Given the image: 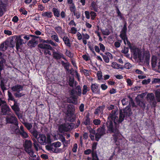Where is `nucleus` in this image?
I'll return each mask as SVG.
<instances>
[{
  "label": "nucleus",
  "instance_id": "1",
  "mask_svg": "<svg viewBox=\"0 0 160 160\" xmlns=\"http://www.w3.org/2000/svg\"><path fill=\"white\" fill-rule=\"evenodd\" d=\"M118 110H113L108 117L107 122V131L109 133H113L112 136L115 143H116L118 138L120 136V133L116 126L117 122L119 123Z\"/></svg>",
  "mask_w": 160,
  "mask_h": 160
},
{
  "label": "nucleus",
  "instance_id": "2",
  "mask_svg": "<svg viewBox=\"0 0 160 160\" xmlns=\"http://www.w3.org/2000/svg\"><path fill=\"white\" fill-rule=\"evenodd\" d=\"M132 114V113L130 108V106L129 105H128L122 110H120L118 120L119 123L122 122L124 119H126L127 118L130 117Z\"/></svg>",
  "mask_w": 160,
  "mask_h": 160
},
{
  "label": "nucleus",
  "instance_id": "3",
  "mask_svg": "<svg viewBox=\"0 0 160 160\" xmlns=\"http://www.w3.org/2000/svg\"><path fill=\"white\" fill-rule=\"evenodd\" d=\"M37 140L41 145H46L51 142L50 137L49 135H47L46 137L44 134H40Z\"/></svg>",
  "mask_w": 160,
  "mask_h": 160
},
{
  "label": "nucleus",
  "instance_id": "4",
  "mask_svg": "<svg viewBox=\"0 0 160 160\" xmlns=\"http://www.w3.org/2000/svg\"><path fill=\"white\" fill-rule=\"evenodd\" d=\"M74 124L72 123H66L60 125L58 130L61 133L67 132L74 128Z\"/></svg>",
  "mask_w": 160,
  "mask_h": 160
},
{
  "label": "nucleus",
  "instance_id": "5",
  "mask_svg": "<svg viewBox=\"0 0 160 160\" xmlns=\"http://www.w3.org/2000/svg\"><path fill=\"white\" fill-rule=\"evenodd\" d=\"M13 92H16L14 93V96L16 98H20L24 95L25 94L20 92V91L23 90V86L19 84L15 85L11 88Z\"/></svg>",
  "mask_w": 160,
  "mask_h": 160
},
{
  "label": "nucleus",
  "instance_id": "6",
  "mask_svg": "<svg viewBox=\"0 0 160 160\" xmlns=\"http://www.w3.org/2000/svg\"><path fill=\"white\" fill-rule=\"evenodd\" d=\"M77 92L74 89L71 90L70 94L71 96L67 99V101L70 103L76 104L78 102L77 98L78 96L77 95Z\"/></svg>",
  "mask_w": 160,
  "mask_h": 160
},
{
  "label": "nucleus",
  "instance_id": "7",
  "mask_svg": "<svg viewBox=\"0 0 160 160\" xmlns=\"http://www.w3.org/2000/svg\"><path fill=\"white\" fill-rule=\"evenodd\" d=\"M7 123L14 124L17 127L16 129H18V119L14 114H10L6 118Z\"/></svg>",
  "mask_w": 160,
  "mask_h": 160
},
{
  "label": "nucleus",
  "instance_id": "8",
  "mask_svg": "<svg viewBox=\"0 0 160 160\" xmlns=\"http://www.w3.org/2000/svg\"><path fill=\"white\" fill-rule=\"evenodd\" d=\"M140 62H143L144 59V62L148 64L149 62L150 58V54L149 52L146 51L142 54L140 52L138 54V57Z\"/></svg>",
  "mask_w": 160,
  "mask_h": 160
},
{
  "label": "nucleus",
  "instance_id": "9",
  "mask_svg": "<svg viewBox=\"0 0 160 160\" xmlns=\"http://www.w3.org/2000/svg\"><path fill=\"white\" fill-rule=\"evenodd\" d=\"M13 37L15 39L16 48L18 51L19 50V49H21V46L25 44V42H24V41L21 38L19 35H15Z\"/></svg>",
  "mask_w": 160,
  "mask_h": 160
},
{
  "label": "nucleus",
  "instance_id": "10",
  "mask_svg": "<svg viewBox=\"0 0 160 160\" xmlns=\"http://www.w3.org/2000/svg\"><path fill=\"white\" fill-rule=\"evenodd\" d=\"M106 133L105 127L103 126L100 127L97 130V132L95 134V138L97 141H98L100 138Z\"/></svg>",
  "mask_w": 160,
  "mask_h": 160
},
{
  "label": "nucleus",
  "instance_id": "11",
  "mask_svg": "<svg viewBox=\"0 0 160 160\" xmlns=\"http://www.w3.org/2000/svg\"><path fill=\"white\" fill-rule=\"evenodd\" d=\"M148 101L150 104L153 107L156 106L157 101L155 98L154 94L153 93H149L147 96Z\"/></svg>",
  "mask_w": 160,
  "mask_h": 160
},
{
  "label": "nucleus",
  "instance_id": "12",
  "mask_svg": "<svg viewBox=\"0 0 160 160\" xmlns=\"http://www.w3.org/2000/svg\"><path fill=\"white\" fill-rule=\"evenodd\" d=\"M1 111L3 115H8L10 114L9 113L10 111V109L9 107L6 104L4 105H2L1 108Z\"/></svg>",
  "mask_w": 160,
  "mask_h": 160
},
{
  "label": "nucleus",
  "instance_id": "13",
  "mask_svg": "<svg viewBox=\"0 0 160 160\" xmlns=\"http://www.w3.org/2000/svg\"><path fill=\"white\" fill-rule=\"evenodd\" d=\"M52 55L53 58L56 59H59L62 58L66 60V59L64 57L63 54L59 52H53Z\"/></svg>",
  "mask_w": 160,
  "mask_h": 160
},
{
  "label": "nucleus",
  "instance_id": "14",
  "mask_svg": "<svg viewBox=\"0 0 160 160\" xmlns=\"http://www.w3.org/2000/svg\"><path fill=\"white\" fill-rule=\"evenodd\" d=\"M105 54L104 55L102 53H100L104 62L106 63H108L109 62V58L112 57V55L109 52H106Z\"/></svg>",
  "mask_w": 160,
  "mask_h": 160
},
{
  "label": "nucleus",
  "instance_id": "15",
  "mask_svg": "<svg viewBox=\"0 0 160 160\" xmlns=\"http://www.w3.org/2000/svg\"><path fill=\"white\" fill-rule=\"evenodd\" d=\"M66 115V119L67 121L70 122H73L76 119V115L74 113L65 114Z\"/></svg>",
  "mask_w": 160,
  "mask_h": 160
},
{
  "label": "nucleus",
  "instance_id": "16",
  "mask_svg": "<svg viewBox=\"0 0 160 160\" xmlns=\"http://www.w3.org/2000/svg\"><path fill=\"white\" fill-rule=\"evenodd\" d=\"M66 112L65 114L69 113H74L75 111V108L74 106L72 104H68L67 106Z\"/></svg>",
  "mask_w": 160,
  "mask_h": 160
},
{
  "label": "nucleus",
  "instance_id": "17",
  "mask_svg": "<svg viewBox=\"0 0 160 160\" xmlns=\"http://www.w3.org/2000/svg\"><path fill=\"white\" fill-rule=\"evenodd\" d=\"M38 47L39 48L43 49V50L46 49H50V50H52V47L50 45L46 43H39L38 45Z\"/></svg>",
  "mask_w": 160,
  "mask_h": 160
},
{
  "label": "nucleus",
  "instance_id": "18",
  "mask_svg": "<svg viewBox=\"0 0 160 160\" xmlns=\"http://www.w3.org/2000/svg\"><path fill=\"white\" fill-rule=\"evenodd\" d=\"M7 82L8 80L7 79H2L1 80L0 86L3 92H4L5 90L7 89L6 84L7 83Z\"/></svg>",
  "mask_w": 160,
  "mask_h": 160
},
{
  "label": "nucleus",
  "instance_id": "19",
  "mask_svg": "<svg viewBox=\"0 0 160 160\" xmlns=\"http://www.w3.org/2000/svg\"><path fill=\"white\" fill-rule=\"evenodd\" d=\"M54 29L59 35H62L65 33L64 30L62 29V27L59 26L55 27Z\"/></svg>",
  "mask_w": 160,
  "mask_h": 160
},
{
  "label": "nucleus",
  "instance_id": "20",
  "mask_svg": "<svg viewBox=\"0 0 160 160\" xmlns=\"http://www.w3.org/2000/svg\"><path fill=\"white\" fill-rule=\"evenodd\" d=\"M130 49L135 58H137L138 54L140 52L138 49L135 46L132 47Z\"/></svg>",
  "mask_w": 160,
  "mask_h": 160
},
{
  "label": "nucleus",
  "instance_id": "21",
  "mask_svg": "<svg viewBox=\"0 0 160 160\" xmlns=\"http://www.w3.org/2000/svg\"><path fill=\"white\" fill-rule=\"evenodd\" d=\"M38 44V42L34 38L29 41L28 43V45L31 48L35 47Z\"/></svg>",
  "mask_w": 160,
  "mask_h": 160
},
{
  "label": "nucleus",
  "instance_id": "22",
  "mask_svg": "<svg viewBox=\"0 0 160 160\" xmlns=\"http://www.w3.org/2000/svg\"><path fill=\"white\" fill-rule=\"evenodd\" d=\"M5 58V56L4 55L0 56V70L3 69V64L6 62Z\"/></svg>",
  "mask_w": 160,
  "mask_h": 160
},
{
  "label": "nucleus",
  "instance_id": "23",
  "mask_svg": "<svg viewBox=\"0 0 160 160\" xmlns=\"http://www.w3.org/2000/svg\"><path fill=\"white\" fill-rule=\"evenodd\" d=\"M20 36H21V38H23L24 39H23V40L24 41V42H25V43L27 42V41L28 40L30 39V37H32L33 36L34 37H35L36 38H37L38 37L33 36V35H31L29 36V35H27V34H21L20 35H19Z\"/></svg>",
  "mask_w": 160,
  "mask_h": 160
},
{
  "label": "nucleus",
  "instance_id": "24",
  "mask_svg": "<svg viewBox=\"0 0 160 160\" xmlns=\"http://www.w3.org/2000/svg\"><path fill=\"white\" fill-rule=\"evenodd\" d=\"M68 84L70 86L73 87L74 86L76 87L77 84V82L76 81H74V78L73 77H70L69 78Z\"/></svg>",
  "mask_w": 160,
  "mask_h": 160
},
{
  "label": "nucleus",
  "instance_id": "25",
  "mask_svg": "<svg viewBox=\"0 0 160 160\" xmlns=\"http://www.w3.org/2000/svg\"><path fill=\"white\" fill-rule=\"evenodd\" d=\"M8 46V42H5L2 43L0 45V50L4 51H5L7 48Z\"/></svg>",
  "mask_w": 160,
  "mask_h": 160
},
{
  "label": "nucleus",
  "instance_id": "26",
  "mask_svg": "<svg viewBox=\"0 0 160 160\" xmlns=\"http://www.w3.org/2000/svg\"><path fill=\"white\" fill-rule=\"evenodd\" d=\"M24 144L25 150L32 148V143L31 141L26 140Z\"/></svg>",
  "mask_w": 160,
  "mask_h": 160
},
{
  "label": "nucleus",
  "instance_id": "27",
  "mask_svg": "<svg viewBox=\"0 0 160 160\" xmlns=\"http://www.w3.org/2000/svg\"><path fill=\"white\" fill-rule=\"evenodd\" d=\"M12 108L16 114L18 115V113L17 112L19 111V108L17 101H16V103L14 102V105L12 106Z\"/></svg>",
  "mask_w": 160,
  "mask_h": 160
},
{
  "label": "nucleus",
  "instance_id": "28",
  "mask_svg": "<svg viewBox=\"0 0 160 160\" xmlns=\"http://www.w3.org/2000/svg\"><path fill=\"white\" fill-rule=\"evenodd\" d=\"M157 58L155 56H153L152 58V65L153 68L157 66Z\"/></svg>",
  "mask_w": 160,
  "mask_h": 160
},
{
  "label": "nucleus",
  "instance_id": "29",
  "mask_svg": "<svg viewBox=\"0 0 160 160\" xmlns=\"http://www.w3.org/2000/svg\"><path fill=\"white\" fill-rule=\"evenodd\" d=\"M25 150L31 157H36V155H34V152L32 148L27 149Z\"/></svg>",
  "mask_w": 160,
  "mask_h": 160
},
{
  "label": "nucleus",
  "instance_id": "30",
  "mask_svg": "<svg viewBox=\"0 0 160 160\" xmlns=\"http://www.w3.org/2000/svg\"><path fill=\"white\" fill-rule=\"evenodd\" d=\"M112 67L114 69H123V66L120 65L118 64L116 62H113L112 64Z\"/></svg>",
  "mask_w": 160,
  "mask_h": 160
},
{
  "label": "nucleus",
  "instance_id": "31",
  "mask_svg": "<svg viewBox=\"0 0 160 160\" xmlns=\"http://www.w3.org/2000/svg\"><path fill=\"white\" fill-rule=\"evenodd\" d=\"M63 40L66 45L69 47H71V44L70 43V40L68 37L66 36L64 37Z\"/></svg>",
  "mask_w": 160,
  "mask_h": 160
},
{
  "label": "nucleus",
  "instance_id": "32",
  "mask_svg": "<svg viewBox=\"0 0 160 160\" xmlns=\"http://www.w3.org/2000/svg\"><path fill=\"white\" fill-rule=\"evenodd\" d=\"M91 7L92 8L91 10H93L96 12L98 11V5L94 1H93L91 2Z\"/></svg>",
  "mask_w": 160,
  "mask_h": 160
},
{
  "label": "nucleus",
  "instance_id": "33",
  "mask_svg": "<svg viewBox=\"0 0 160 160\" xmlns=\"http://www.w3.org/2000/svg\"><path fill=\"white\" fill-rule=\"evenodd\" d=\"M82 123L85 125H89L90 124V118H89V116L87 115L85 118Z\"/></svg>",
  "mask_w": 160,
  "mask_h": 160
},
{
  "label": "nucleus",
  "instance_id": "34",
  "mask_svg": "<svg viewBox=\"0 0 160 160\" xmlns=\"http://www.w3.org/2000/svg\"><path fill=\"white\" fill-rule=\"evenodd\" d=\"M155 93L157 102H160V89L157 90Z\"/></svg>",
  "mask_w": 160,
  "mask_h": 160
},
{
  "label": "nucleus",
  "instance_id": "35",
  "mask_svg": "<svg viewBox=\"0 0 160 160\" xmlns=\"http://www.w3.org/2000/svg\"><path fill=\"white\" fill-rule=\"evenodd\" d=\"M75 87L76 88L74 90L77 92V95L80 96L82 93L81 88L79 85L76 86Z\"/></svg>",
  "mask_w": 160,
  "mask_h": 160
},
{
  "label": "nucleus",
  "instance_id": "36",
  "mask_svg": "<svg viewBox=\"0 0 160 160\" xmlns=\"http://www.w3.org/2000/svg\"><path fill=\"white\" fill-rule=\"evenodd\" d=\"M54 33L55 34L52 35L51 36L52 39L57 42H60L59 41V40L58 35L55 32H54Z\"/></svg>",
  "mask_w": 160,
  "mask_h": 160
},
{
  "label": "nucleus",
  "instance_id": "37",
  "mask_svg": "<svg viewBox=\"0 0 160 160\" xmlns=\"http://www.w3.org/2000/svg\"><path fill=\"white\" fill-rule=\"evenodd\" d=\"M8 100H11L13 101L14 102L16 103V100H15L12 94L9 91H8Z\"/></svg>",
  "mask_w": 160,
  "mask_h": 160
},
{
  "label": "nucleus",
  "instance_id": "38",
  "mask_svg": "<svg viewBox=\"0 0 160 160\" xmlns=\"http://www.w3.org/2000/svg\"><path fill=\"white\" fill-rule=\"evenodd\" d=\"M31 133L32 134L34 138L38 139V138L39 133L38 131L36 130H31L30 131Z\"/></svg>",
  "mask_w": 160,
  "mask_h": 160
},
{
  "label": "nucleus",
  "instance_id": "39",
  "mask_svg": "<svg viewBox=\"0 0 160 160\" xmlns=\"http://www.w3.org/2000/svg\"><path fill=\"white\" fill-rule=\"evenodd\" d=\"M98 86L97 84H92L91 86V89L93 92H96L98 91Z\"/></svg>",
  "mask_w": 160,
  "mask_h": 160
},
{
  "label": "nucleus",
  "instance_id": "40",
  "mask_svg": "<svg viewBox=\"0 0 160 160\" xmlns=\"http://www.w3.org/2000/svg\"><path fill=\"white\" fill-rule=\"evenodd\" d=\"M52 11L55 16L57 17H59L60 16V12L58 9L55 8H54L52 9Z\"/></svg>",
  "mask_w": 160,
  "mask_h": 160
},
{
  "label": "nucleus",
  "instance_id": "41",
  "mask_svg": "<svg viewBox=\"0 0 160 160\" xmlns=\"http://www.w3.org/2000/svg\"><path fill=\"white\" fill-rule=\"evenodd\" d=\"M20 135L23 138H27L28 136L27 133L24 131L19 132Z\"/></svg>",
  "mask_w": 160,
  "mask_h": 160
},
{
  "label": "nucleus",
  "instance_id": "42",
  "mask_svg": "<svg viewBox=\"0 0 160 160\" xmlns=\"http://www.w3.org/2000/svg\"><path fill=\"white\" fill-rule=\"evenodd\" d=\"M23 124L28 130H30L32 128V126L31 123L25 122Z\"/></svg>",
  "mask_w": 160,
  "mask_h": 160
},
{
  "label": "nucleus",
  "instance_id": "43",
  "mask_svg": "<svg viewBox=\"0 0 160 160\" xmlns=\"http://www.w3.org/2000/svg\"><path fill=\"white\" fill-rule=\"evenodd\" d=\"M120 37L123 40L125 44H126V39L127 38L126 33H121L120 35Z\"/></svg>",
  "mask_w": 160,
  "mask_h": 160
},
{
  "label": "nucleus",
  "instance_id": "44",
  "mask_svg": "<svg viewBox=\"0 0 160 160\" xmlns=\"http://www.w3.org/2000/svg\"><path fill=\"white\" fill-rule=\"evenodd\" d=\"M137 102L138 104V105L140 107L145 108V104L142 102V101H141L139 99L137 100Z\"/></svg>",
  "mask_w": 160,
  "mask_h": 160
},
{
  "label": "nucleus",
  "instance_id": "45",
  "mask_svg": "<svg viewBox=\"0 0 160 160\" xmlns=\"http://www.w3.org/2000/svg\"><path fill=\"white\" fill-rule=\"evenodd\" d=\"M52 144V147L55 148H57L60 147L61 145V143L59 142H54Z\"/></svg>",
  "mask_w": 160,
  "mask_h": 160
},
{
  "label": "nucleus",
  "instance_id": "46",
  "mask_svg": "<svg viewBox=\"0 0 160 160\" xmlns=\"http://www.w3.org/2000/svg\"><path fill=\"white\" fill-rule=\"evenodd\" d=\"M52 13L50 12H45L42 14V16L46 17L48 18H51Z\"/></svg>",
  "mask_w": 160,
  "mask_h": 160
},
{
  "label": "nucleus",
  "instance_id": "47",
  "mask_svg": "<svg viewBox=\"0 0 160 160\" xmlns=\"http://www.w3.org/2000/svg\"><path fill=\"white\" fill-rule=\"evenodd\" d=\"M92 160H99L97 155L95 152H92Z\"/></svg>",
  "mask_w": 160,
  "mask_h": 160
},
{
  "label": "nucleus",
  "instance_id": "48",
  "mask_svg": "<svg viewBox=\"0 0 160 160\" xmlns=\"http://www.w3.org/2000/svg\"><path fill=\"white\" fill-rule=\"evenodd\" d=\"M127 29L126 26V23H125L124 24L123 27L121 32V33H126Z\"/></svg>",
  "mask_w": 160,
  "mask_h": 160
},
{
  "label": "nucleus",
  "instance_id": "49",
  "mask_svg": "<svg viewBox=\"0 0 160 160\" xmlns=\"http://www.w3.org/2000/svg\"><path fill=\"white\" fill-rule=\"evenodd\" d=\"M90 15L91 19L92 20H94L96 16V13L94 12L91 11L90 12Z\"/></svg>",
  "mask_w": 160,
  "mask_h": 160
},
{
  "label": "nucleus",
  "instance_id": "50",
  "mask_svg": "<svg viewBox=\"0 0 160 160\" xmlns=\"http://www.w3.org/2000/svg\"><path fill=\"white\" fill-rule=\"evenodd\" d=\"M66 55L68 57L71 58L73 57V54L70 51L66 50Z\"/></svg>",
  "mask_w": 160,
  "mask_h": 160
},
{
  "label": "nucleus",
  "instance_id": "51",
  "mask_svg": "<svg viewBox=\"0 0 160 160\" xmlns=\"http://www.w3.org/2000/svg\"><path fill=\"white\" fill-rule=\"evenodd\" d=\"M49 50H50V49H46L44 50H43L42 51L44 52L45 55H47L48 54L51 55V53Z\"/></svg>",
  "mask_w": 160,
  "mask_h": 160
},
{
  "label": "nucleus",
  "instance_id": "52",
  "mask_svg": "<svg viewBox=\"0 0 160 160\" xmlns=\"http://www.w3.org/2000/svg\"><path fill=\"white\" fill-rule=\"evenodd\" d=\"M99 45L100 47V50L103 52H105V48L103 44L101 43H99Z\"/></svg>",
  "mask_w": 160,
  "mask_h": 160
},
{
  "label": "nucleus",
  "instance_id": "53",
  "mask_svg": "<svg viewBox=\"0 0 160 160\" xmlns=\"http://www.w3.org/2000/svg\"><path fill=\"white\" fill-rule=\"evenodd\" d=\"M38 141L36 142H33V146L37 151H38V147L39 146V144H38Z\"/></svg>",
  "mask_w": 160,
  "mask_h": 160
},
{
  "label": "nucleus",
  "instance_id": "54",
  "mask_svg": "<svg viewBox=\"0 0 160 160\" xmlns=\"http://www.w3.org/2000/svg\"><path fill=\"white\" fill-rule=\"evenodd\" d=\"M87 87L86 85H84L83 86V88L82 90V93L83 95L85 94L87 91H88L87 89Z\"/></svg>",
  "mask_w": 160,
  "mask_h": 160
},
{
  "label": "nucleus",
  "instance_id": "55",
  "mask_svg": "<svg viewBox=\"0 0 160 160\" xmlns=\"http://www.w3.org/2000/svg\"><path fill=\"white\" fill-rule=\"evenodd\" d=\"M61 63L62 66L65 67V69H67V70H68L67 68L68 66V62H65L63 61H61Z\"/></svg>",
  "mask_w": 160,
  "mask_h": 160
},
{
  "label": "nucleus",
  "instance_id": "56",
  "mask_svg": "<svg viewBox=\"0 0 160 160\" xmlns=\"http://www.w3.org/2000/svg\"><path fill=\"white\" fill-rule=\"evenodd\" d=\"M98 79L100 80L102 78V72L101 71H98L97 73Z\"/></svg>",
  "mask_w": 160,
  "mask_h": 160
},
{
  "label": "nucleus",
  "instance_id": "57",
  "mask_svg": "<svg viewBox=\"0 0 160 160\" xmlns=\"http://www.w3.org/2000/svg\"><path fill=\"white\" fill-rule=\"evenodd\" d=\"M52 151L55 153H58L60 152L61 151V149H59L57 148L53 147L52 148Z\"/></svg>",
  "mask_w": 160,
  "mask_h": 160
},
{
  "label": "nucleus",
  "instance_id": "58",
  "mask_svg": "<svg viewBox=\"0 0 160 160\" xmlns=\"http://www.w3.org/2000/svg\"><path fill=\"white\" fill-rule=\"evenodd\" d=\"M93 123L95 125H97L100 124L101 121L99 119H95L93 121Z\"/></svg>",
  "mask_w": 160,
  "mask_h": 160
},
{
  "label": "nucleus",
  "instance_id": "59",
  "mask_svg": "<svg viewBox=\"0 0 160 160\" xmlns=\"http://www.w3.org/2000/svg\"><path fill=\"white\" fill-rule=\"evenodd\" d=\"M73 14L76 16V18L77 19L79 18L81 16V13L78 11H76Z\"/></svg>",
  "mask_w": 160,
  "mask_h": 160
},
{
  "label": "nucleus",
  "instance_id": "60",
  "mask_svg": "<svg viewBox=\"0 0 160 160\" xmlns=\"http://www.w3.org/2000/svg\"><path fill=\"white\" fill-rule=\"evenodd\" d=\"M102 32L103 34L105 35H108L110 33L109 30L108 29L103 30L102 31Z\"/></svg>",
  "mask_w": 160,
  "mask_h": 160
},
{
  "label": "nucleus",
  "instance_id": "61",
  "mask_svg": "<svg viewBox=\"0 0 160 160\" xmlns=\"http://www.w3.org/2000/svg\"><path fill=\"white\" fill-rule=\"evenodd\" d=\"M131 67V65L129 63H126L124 65L125 68L126 69H130Z\"/></svg>",
  "mask_w": 160,
  "mask_h": 160
},
{
  "label": "nucleus",
  "instance_id": "62",
  "mask_svg": "<svg viewBox=\"0 0 160 160\" xmlns=\"http://www.w3.org/2000/svg\"><path fill=\"white\" fill-rule=\"evenodd\" d=\"M48 43L50 44L52 46L55 47H57L58 45V44L57 43L54 42L52 40H49Z\"/></svg>",
  "mask_w": 160,
  "mask_h": 160
},
{
  "label": "nucleus",
  "instance_id": "63",
  "mask_svg": "<svg viewBox=\"0 0 160 160\" xmlns=\"http://www.w3.org/2000/svg\"><path fill=\"white\" fill-rule=\"evenodd\" d=\"M128 48L127 47H124L123 49L122 50V53L124 54H126L128 52Z\"/></svg>",
  "mask_w": 160,
  "mask_h": 160
},
{
  "label": "nucleus",
  "instance_id": "64",
  "mask_svg": "<svg viewBox=\"0 0 160 160\" xmlns=\"http://www.w3.org/2000/svg\"><path fill=\"white\" fill-rule=\"evenodd\" d=\"M160 83V78H154L153 81L152 82V83Z\"/></svg>",
  "mask_w": 160,
  "mask_h": 160
}]
</instances>
